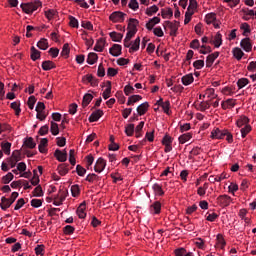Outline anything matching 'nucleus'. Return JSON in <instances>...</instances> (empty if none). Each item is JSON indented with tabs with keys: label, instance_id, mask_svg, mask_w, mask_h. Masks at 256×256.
Segmentation results:
<instances>
[{
	"label": "nucleus",
	"instance_id": "obj_12",
	"mask_svg": "<svg viewBox=\"0 0 256 256\" xmlns=\"http://www.w3.org/2000/svg\"><path fill=\"white\" fill-rule=\"evenodd\" d=\"M138 115L143 116L145 115V113H147V111H149V102H144L142 104H140L137 109H136Z\"/></svg>",
	"mask_w": 256,
	"mask_h": 256
},
{
	"label": "nucleus",
	"instance_id": "obj_33",
	"mask_svg": "<svg viewBox=\"0 0 256 256\" xmlns=\"http://www.w3.org/2000/svg\"><path fill=\"white\" fill-rule=\"evenodd\" d=\"M213 43L216 48L221 47V45H223V35L218 32L214 37Z\"/></svg>",
	"mask_w": 256,
	"mask_h": 256
},
{
	"label": "nucleus",
	"instance_id": "obj_43",
	"mask_svg": "<svg viewBox=\"0 0 256 256\" xmlns=\"http://www.w3.org/2000/svg\"><path fill=\"white\" fill-rule=\"evenodd\" d=\"M157 11H159V7H157V5H153L146 9V15H148V17H152V15H155Z\"/></svg>",
	"mask_w": 256,
	"mask_h": 256
},
{
	"label": "nucleus",
	"instance_id": "obj_7",
	"mask_svg": "<svg viewBox=\"0 0 256 256\" xmlns=\"http://www.w3.org/2000/svg\"><path fill=\"white\" fill-rule=\"evenodd\" d=\"M101 117H103V110L98 109L89 116L88 121L90 123H95V121H99Z\"/></svg>",
	"mask_w": 256,
	"mask_h": 256
},
{
	"label": "nucleus",
	"instance_id": "obj_64",
	"mask_svg": "<svg viewBox=\"0 0 256 256\" xmlns=\"http://www.w3.org/2000/svg\"><path fill=\"white\" fill-rule=\"evenodd\" d=\"M247 69L251 71L252 73H255L256 71V62L252 61L248 64Z\"/></svg>",
	"mask_w": 256,
	"mask_h": 256
},
{
	"label": "nucleus",
	"instance_id": "obj_31",
	"mask_svg": "<svg viewBox=\"0 0 256 256\" xmlns=\"http://www.w3.org/2000/svg\"><path fill=\"white\" fill-rule=\"evenodd\" d=\"M193 81H195L193 74H187L182 77V84L185 86L191 85V83H193Z\"/></svg>",
	"mask_w": 256,
	"mask_h": 256
},
{
	"label": "nucleus",
	"instance_id": "obj_29",
	"mask_svg": "<svg viewBox=\"0 0 256 256\" xmlns=\"http://www.w3.org/2000/svg\"><path fill=\"white\" fill-rule=\"evenodd\" d=\"M24 145L28 149H35L37 147V143L33 140V137H28L24 140Z\"/></svg>",
	"mask_w": 256,
	"mask_h": 256
},
{
	"label": "nucleus",
	"instance_id": "obj_4",
	"mask_svg": "<svg viewBox=\"0 0 256 256\" xmlns=\"http://www.w3.org/2000/svg\"><path fill=\"white\" fill-rule=\"evenodd\" d=\"M225 135H227V130L226 129L221 130L219 128H215L211 132V138L212 139H225Z\"/></svg>",
	"mask_w": 256,
	"mask_h": 256
},
{
	"label": "nucleus",
	"instance_id": "obj_50",
	"mask_svg": "<svg viewBox=\"0 0 256 256\" xmlns=\"http://www.w3.org/2000/svg\"><path fill=\"white\" fill-rule=\"evenodd\" d=\"M238 89H243L246 85H249V79L247 78H240L237 81Z\"/></svg>",
	"mask_w": 256,
	"mask_h": 256
},
{
	"label": "nucleus",
	"instance_id": "obj_16",
	"mask_svg": "<svg viewBox=\"0 0 256 256\" xmlns=\"http://www.w3.org/2000/svg\"><path fill=\"white\" fill-rule=\"evenodd\" d=\"M136 33L135 31H128L126 34V37L124 39V47L129 48L131 47V39L135 37Z\"/></svg>",
	"mask_w": 256,
	"mask_h": 256
},
{
	"label": "nucleus",
	"instance_id": "obj_6",
	"mask_svg": "<svg viewBox=\"0 0 256 256\" xmlns=\"http://www.w3.org/2000/svg\"><path fill=\"white\" fill-rule=\"evenodd\" d=\"M54 157H56L57 161H60V163H65V161H67V150L62 152L61 150L56 149L54 152Z\"/></svg>",
	"mask_w": 256,
	"mask_h": 256
},
{
	"label": "nucleus",
	"instance_id": "obj_56",
	"mask_svg": "<svg viewBox=\"0 0 256 256\" xmlns=\"http://www.w3.org/2000/svg\"><path fill=\"white\" fill-rule=\"evenodd\" d=\"M76 173H77V175H79V177H84L85 174L87 173V170L85 168H83V166L77 165L76 166Z\"/></svg>",
	"mask_w": 256,
	"mask_h": 256
},
{
	"label": "nucleus",
	"instance_id": "obj_36",
	"mask_svg": "<svg viewBox=\"0 0 256 256\" xmlns=\"http://www.w3.org/2000/svg\"><path fill=\"white\" fill-rule=\"evenodd\" d=\"M1 149L5 153V155H11V143L10 142H2Z\"/></svg>",
	"mask_w": 256,
	"mask_h": 256
},
{
	"label": "nucleus",
	"instance_id": "obj_63",
	"mask_svg": "<svg viewBox=\"0 0 256 256\" xmlns=\"http://www.w3.org/2000/svg\"><path fill=\"white\" fill-rule=\"evenodd\" d=\"M56 14H57V11H55L54 9H50V10H47V11L45 12V16H46L49 20L53 19Z\"/></svg>",
	"mask_w": 256,
	"mask_h": 256
},
{
	"label": "nucleus",
	"instance_id": "obj_44",
	"mask_svg": "<svg viewBox=\"0 0 256 256\" xmlns=\"http://www.w3.org/2000/svg\"><path fill=\"white\" fill-rule=\"evenodd\" d=\"M162 17L163 19H171L173 17V9L168 8L167 10L162 9Z\"/></svg>",
	"mask_w": 256,
	"mask_h": 256
},
{
	"label": "nucleus",
	"instance_id": "obj_11",
	"mask_svg": "<svg viewBox=\"0 0 256 256\" xmlns=\"http://www.w3.org/2000/svg\"><path fill=\"white\" fill-rule=\"evenodd\" d=\"M150 213L152 215H159L161 213V202L155 201L151 206H150Z\"/></svg>",
	"mask_w": 256,
	"mask_h": 256
},
{
	"label": "nucleus",
	"instance_id": "obj_15",
	"mask_svg": "<svg viewBox=\"0 0 256 256\" xmlns=\"http://www.w3.org/2000/svg\"><path fill=\"white\" fill-rule=\"evenodd\" d=\"M218 201L223 207H229V205H231V198L229 195L219 196Z\"/></svg>",
	"mask_w": 256,
	"mask_h": 256
},
{
	"label": "nucleus",
	"instance_id": "obj_24",
	"mask_svg": "<svg viewBox=\"0 0 256 256\" xmlns=\"http://www.w3.org/2000/svg\"><path fill=\"white\" fill-rule=\"evenodd\" d=\"M97 59H99V56H97V53L91 52L88 54L86 61L88 65H95V63H97Z\"/></svg>",
	"mask_w": 256,
	"mask_h": 256
},
{
	"label": "nucleus",
	"instance_id": "obj_5",
	"mask_svg": "<svg viewBox=\"0 0 256 256\" xmlns=\"http://www.w3.org/2000/svg\"><path fill=\"white\" fill-rule=\"evenodd\" d=\"M105 167H107V162L105 161V159L98 158L94 166V171L96 173H103V171L105 170Z\"/></svg>",
	"mask_w": 256,
	"mask_h": 256
},
{
	"label": "nucleus",
	"instance_id": "obj_37",
	"mask_svg": "<svg viewBox=\"0 0 256 256\" xmlns=\"http://www.w3.org/2000/svg\"><path fill=\"white\" fill-rule=\"evenodd\" d=\"M237 127H243V125L247 126L249 125V118L247 116H241L237 122H236Z\"/></svg>",
	"mask_w": 256,
	"mask_h": 256
},
{
	"label": "nucleus",
	"instance_id": "obj_54",
	"mask_svg": "<svg viewBox=\"0 0 256 256\" xmlns=\"http://www.w3.org/2000/svg\"><path fill=\"white\" fill-rule=\"evenodd\" d=\"M70 49H69V44L66 43L63 45L62 51H61V56L62 57H69Z\"/></svg>",
	"mask_w": 256,
	"mask_h": 256
},
{
	"label": "nucleus",
	"instance_id": "obj_10",
	"mask_svg": "<svg viewBox=\"0 0 256 256\" xmlns=\"http://www.w3.org/2000/svg\"><path fill=\"white\" fill-rule=\"evenodd\" d=\"M159 23H161V18L157 16L153 17L146 23V29H148V31H152L153 27Z\"/></svg>",
	"mask_w": 256,
	"mask_h": 256
},
{
	"label": "nucleus",
	"instance_id": "obj_41",
	"mask_svg": "<svg viewBox=\"0 0 256 256\" xmlns=\"http://www.w3.org/2000/svg\"><path fill=\"white\" fill-rule=\"evenodd\" d=\"M217 19V14L215 13H208L205 17V21L207 25H211Z\"/></svg>",
	"mask_w": 256,
	"mask_h": 256
},
{
	"label": "nucleus",
	"instance_id": "obj_53",
	"mask_svg": "<svg viewBox=\"0 0 256 256\" xmlns=\"http://www.w3.org/2000/svg\"><path fill=\"white\" fill-rule=\"evenodd\" d=\"M133 93H135V88H133V86L131 85H126L124 87V94L129 97V95H133Z\"/></svg>",
	"mask_w": 256,
	"mask_h": 256
},
{
	"label": "nucleus",
	"instance_id": "obj_42",
	"mask_svg": "<svg viewBox=\"0 0 256 256\" xmlns=\"http://www.w3.org/2000/svg\"><path fill=\"white\" fill-rule=\"evenodd\" d=\"M125 133L128 137H132L133 133H135V124H128L125 127Z\"/></svg>",
	"mask_w": 256,
	"mask_h": 256
},
{
	"label": "nucleus",
	"instance_id": "obj_28",
	"mask_svg": "<svg viewBox=\"0 0 256 256\" xmlns=\"http://www.w3.org/2000/svg\"><path fill=\"white\" fill-rule=\"evenodd\" d=\"M49 143V140L47 138H42L40 141V144L38 146V149L41 153H47V145Z\"/></svg>",
	"mask_w": 256,
	"mask_h": 256
},
{
	"label": "nucleus",
	"instance_id": "obj_60",
	"mask_svg": "<svg viewBox=\"0 0 256 256\" xmlns=\"http://www.w3.org/2000/svg\"><path fill=\"white\" fill-rule=\"evenodd\" d=\"M71 193H72V197H78L79 193H81V190L79 189V185H72Z\"/></svg>",
	"mask_w": 256,
	"mask_h": 256
},
{
	"label": "nucleus",
	"instance_id": "obj_49",
	"mask_svg": "<svg viewBox=\"0 0 256 256\" xmlns=\"http://www.w3.org/2000/svg\"><path fill=\"white\" fill-rule=\"evenodd\" d=\"M249 133H251V125L246 124V126H244V128L241 129L242 138L245 139V137H247Z\"/></svg>",
	"mask_w": 256,
	"mask_h": 256
},
{
	"label": "nucleus",
	"instance_id": "obj_32",
	"mask_svg": "<svg viewBox=\"0 0 256 256\" xmlns=\"http://www.w3.org/2000/svg\"><path fill=\"white\" fill-rule=\"evenodd\" d=\"M85 180L88 181V183H97V181H101V177L95 173H92L88 174Z\"/></svg>",
	"mask_w": 256,
	"mask_h": 256
},
{
	"label": "nucleus",
	"instance_id": "obj_8",
	"mask_svg": "<svg viewBox=\"0 0 256 256\" xmlns=\"http://www.w3.org/2000/svg\"><path fill=\"white\" fill-rule=\"evenodd\" d=\"M122 47L119 44H113L112 47L109 49L110 55L113 57H119L121 55Z\"/></svg>",
	"mask_w": 256,
	"mask_h": 256
},
{
	"label": "nucleus",
	"instance_id": "obj_57",
	"mask_svg": "<svg viewBox=\"0 0 256 256\" xmlns=\"http://www.w3.org/2000/svg\"><path fill=\"white\" fill-rule=\"evenodd\" d=\"M69 162H70V165H72V166H75V164L77 163L75 160V150L74 149H71L69 151Z\"/></svg>",
	"mask_w": 256,
	"mask_h": 256
},
{
	"label": "nucleus",
	"instance_id": "obj_52",
	"mask_svg": "<svg viewBox=\"0 0 256 256\" xmlns=\"http://www.w3.org/2000/svg\"><path fill=\"white\" fill-rule=\"evenodd\" d=\"M63 231H64V235H73V233H75V227L71 225H66L63 228Z\"/></svg>",
	"mask_w": 256,
	"mask_h": 256
},
{
	"label": "nucleus",
	"instance_id": "obj_47",
	"mask_svg": "<svg viewBox=\"0 0 256 256\" xmlns=\"http://www.w3.org/2000/svg\"><path fill=\"white\" fill-rule=\"evenodd\" d=\"M209 107H211V104L209 103V101H202L200 102L199 106H198V110L199 111H207V109H209Z\"/></svg>",
	"mask_w": 256,
	"mask_h": 256
},
{
	"label": "nucleus",
	"instance_id": "obj_34",
	"mask_svg": "<svg viewBox=\"0 0 256 256\" xmlns=\"http://www.w3.org/2000/svg\"><path fill=\"white\" fill-rule=\"evenodd\" d=\"M104 47H105V40H103V38H100L94 47V51H97L98 53H102Z\"/></svg>",
	"mask_w": 256,
	"mask_h": 256
},
{
	"label": "nucleus",
	"instance_id": "obj_27",
	"mask_svg": "<svg viewBox=\"0 0 256 256\" xmlns=\"http://www.w3.org/2000/svg\"><path fill=\"white\" fill-rule=\"evenodd\" d=\"M232 53H233L235 59H237V61H241V59H243V55H245L243 50H241V48H239V47L234 48L232 50Z\"/></svg>",
	"mask_w": 256,
	"mask_h": 256
},
{
	"label": "nucleus",
	"instance_id": "obj_19",
	"mask_svg": "<svg viewBox=\"0 0 256 256\" xmlns=\"http://www.w3.org/2000/svg\"><path fill=\"white\" fill-rule=\"evenodd\" d=\"M11 205H13L9 198H6L5 196H3L1 198V203H0V207L2 209V211H7V209H9V207H11Z\"/></svg>",
	"mask_w": 256,
	"mask_h": 256
},
{
	"label": "nucleus",
	"instance_id": "obj_48",
	"mask_svg": "<svg viewBox=\"0 0 256 256\" xmlns=\"http://www.w3.org/2000/svg\"><path fill=\"white\" fill-rule=\"evenodd\" d=\"M34 176L33 178L30 180L31 185H33L34 187L39 186V175H37V170H33Z\"/></svg>",
	"mask_w": 256,
	"mask_h": 256
},
{
	"label": "nucleus",
	"instance_id": "obj_30",
	"mask_svg": "<svg viewBox=\"0 0 256 256\" xmlns=\"http://www.w3.org/2000/svg\"><path fill=\"white\" fill-rule=\"evenodd\" d=\"M141 45V38L137 37L133 42L132 46L129 49V53H133L135 51H139V47Z\"/></svg>",
	"mask_w": 256,
	"mask_h": 256
},
{
	"label": "nucleus",
	"instance_id": "obj_22",
	"mask_svg": "<svg viewBox=\"0 0 256 256\" xmlns=\"http://www.w3.org/2000/svg\"><path fill=\"white\" fill-rule=\"evenodd\" d=\"M31 54L30 58L32 61H37V59H41V52L35 48V46H32L30 48Z\"/></svg>",
	"mask_w": 256,
	"mask_h": 256
},
{
	"label": "nucleus",
	"instance_id": "obj_39",
	"mask_svg": "<svg viewBox=\"0 0 256 256\" xmlns=\"http://www.w3.org/2000/svg\"><path fill=\"white\" fill-rule=\"evenodd\" d=\"M11 109L15 111V115L19 116L21 114V103L20 102H12L10 104Z\"/></svg>",
	"mask_w": 256,
	"mask_h": 256
},
{
	"label": "nucleus",
	"instance_id": "obj_62",
	"mask_svg": "<svg viewBox=\"0 0 256 256\" xmlns=\"http://www.w3.org/2000/svg\"><path fill=\"white\" fill-rule=\"evenodd\" d=\"M217 241H218V245H220L221 249H223L225 247V245H227V243L225 242V238H223V236L221 234L217 235Z\"/></svg>",
	"mask_w": 256,
	"mask_h": 256
},
{
	"label": "nucleus",
	"instance_id": "obj_14",
	"mask_svg": "<svg viewBox=\"0 0 256 256\" xmlns=\"http://www.w3.org/2000/svg\"><path fill=\"white\" fill-rule=\"evenodd\" d=\"M219 57V52H214L207 56L206 58V67H212L213 63H215V59Z\"/></svg>",
	"mask_w": 256,
	"mask_h": 256
},
{
	"label": "nucleus",
	"instance_id": "obj_20",
	"mask_svg": "<svg viewBox=\"0 0 256 256\" xmlns=\"http://www.w3.org/2000/svg\"><path fill=\"white\" fill-rule=\"evenodd\" d=\"M165 25H167L171 31L170 35L172 37H175V35H177V31L179 30V26L173 24V22H171V21H166Z\"/></svg>",
	"mask_w": 256,
	"mask_h": 256
},
{
	"label": "nucleus",
	"instance_id": "obj_9",
	"mask_svg": "<svg viewBox=\"0 0 256 256\" xmlns=\"http://www.w3.org/2000/svg\"><path fill=\"white\" fill-rule=\"evenodd\" d=\"M152 190L156 197H163V195H165V191H163V186L158 183L153 184Z\"/></svg>",
	"mask_w": 256,
	"mask_h": 256
},
{
	"label": "nucleus",
	"instance_id": "obj_17",
	"mask_svg": "<svg viewBox=\"0 0 256 256\" xmlns=\"http://www.w3.org/2000/svg\"><path fill=\"white\" fill-rule=\"evenodd\" d=\"M57 65L51 60H45L42 62L43 71H51V69H55Z\"/></svg>",
	"mask_w": 256,
	"mask_h": 256
},
{
	"label": "nucleus",
	"instance_id": "obj_55",
	"mask_svg": "<svg viewBox=\"0 0 256 256\" xmlns=\"http://www.w3.org/2000/svg\"><path fill=\"white\" fill-rule=\"evenodd\" d=\"M70 27H74L75 29L79 28V20L73 16H69Z\"/></svg>",
	"mask_w": 256,
	"mask_h": 256
},
{
	"label": "nucleus",
	"instance_id": "obj_59",
	"mask_svg": "<svg viewBox=\"0 0 256 256\" xmlns=\"http://www.w3.org/2000/svg\"><path fill=\"white\" fill-rule=\"evenodd\" d=\"M35 103H37V98L35 96H30L28 98V107L33 110L35 108Z\"/></svg>",
	"mask_w": 256,
	"mask_h": 256
},
{
	"label": "nucleus",
	"instance_id": "obj_61",
	"mask_svg": "<svg viewBox=\"0 0 256 256\" xmlns=\"http://www.w3.org/2000/svg\"><path fill=\"white\" fill-rule=\"evenodd\" d=\"M30 203L31 206L34 207L35 209H39V207L43 205V201L40 199H32Z\"/></svg>",
	"mask_w": 256,
	"mask_h": 256
},
{
	"label": "nucleus",
	"instance_id": "obj_46",
	"mask_svg": "<svg viewBox=\"0 0 256 256\" xmlns=\"http://www.w3.org/2000/svg\"><path fill=\"white\" fill-rule=\"evenodd\" d=\"M14 177L13 173L9 172L7 175L2 177V183H4V185H9Z\"/></svg>",
	"mask_w": 256,
	"mask_h": 256
},
{
	"label": "nucleus",
	"instance_id": "obj_3",
	"mask_svg": "<svg viewBox=\"0 0 256 256\" xmlns=\"http://www.w3.org/2000/svg\"><path fill=\"white\" fill-rule=\"evenodd\" d=\"M240 47L246 51V53H251V51L253 50V44H251V38L246 37L243 38L240 42Z\"/></svg>",
	"mask_w": 256,
	"mask_h": 256
},
{
	"label": "nucleus",
	"instance_id": "obj_23",
	"mask_svg": "<svg viewBox=\"0 0 256 256\" xmlns=\"http://www.w3.org/2000/svg\"><path fill=\"white\" fill-rule=\"evenodd\" d=\"M58 173L62 177H65L69 173V164H60L58 166Z\"/></svg>",
	"mask_w": 256,
	"mask_h": 256
},
{
	"label": "nucleus",
	"instance_id": "obj_58",
	"mask_svg": "<svg viewBox=\"0 0 256 256\" xmlns=\"http://www.w3.org/2000/svg\"><path fill=\"white\" fill-rule=\"evenodd\" d=\"M128 7L132 9V11H137V9H139V2H137V0H130Z\"/></svg>",
	"mask_w": 256,
	"mask_h": 256
},
{
	"label": "nucleus",
	"instance_id": "obj_35",
	"mask_svg": "<svg viewBox=\"0 0 256 256\" xmlns=\"http://www.w3.org/2000/svg\"><path fill=\"white\" fill-rule=\"evenodd\" d=\"M193 134L191 133H185L182 134L181 136H179V143H181V145H185V143H187V141H189L190 139H192Z\"/></svg>",
	"mask_w": 256,
	"mask_h": 256
},
{
	"label": "nucleus",
	"instance_id": "obj_26",
	"mask_svg": "<svg viewBox=\"0 0 256 256\" xmlns=\"http://www.w3.org/2000/svg\"><path fill=\"white\" fill-rule=\"evenodd\" d=\"M38 49H41L42 51H47L49 49V42L47 39L42 38L40 41L37 43Z\"/></svg>",
	"mask_w": 256,
	"mask_h": 256
},
{
	"label": "nucleus",
	"instance_id": "obj_18",
	"mask_svg": "<svg viewBox=\"0 0 256 256\" xmlns=\"http://www.w3.org/2000/svg\"><path fill=\"white\" fill-rule=\"evenodd\" d=\"M110 38L112 39V41H114V43H121V41H123V34L113 31L109 33Z\"/></svg>",
	"mask_w": 256,
	"mask_h": 256
},
{
	"label": "nucleus",
	"instance_id": "obj_21",
	"mask_svg": "<svg viewBox=\"0 0 256 256\" xmlns=\"http://www.w3.org/2000/svg\"><path fill=\"white\" fill-rule=\"evenodd\" d=\"M137 25H139V20L135 18H130L128 23V29L129 31H134V33H137Z\"/></svg>",
	"mask_w": 256,
	"mask_h": 256
},
{
	"label": "nucleus",
	"instance_id": "obj_40",
	"mask_svg": "<svg viewBox=\"0 0 256 256\" xmlns=\"http://www.w3.org/2000/svg\"><path fill=\"white\" fill-rule=\"evenodd\" d=\"M103 99H109L111 97V81H107V88L102 94Z\"/></svg>",
	"mask_w": 256,
	"mask_h": 256
},
{
	"label": "nucleus",
	"instance_id": "obj_45",
	"mask_svg": "<svg viewBox=\"0 0 256 256\" xmlns=\"http://www.w3.org/2000/svg\"><path fill=\"white\" fill-rule=\"evenodd\" d=\"M32 194H33V197H43L44 193H43V188L41 187V185L36 186V188L33 190Z\"/></svg>",
	"mask_w": 256,
	"mask_h": 256
},
{
	"label": "nucleus",
	"instance_id": "obj_38",
	"mask_svg": "<svg viewBox=\"0 0 256 256\" xmlns=\"http://www.w3.org/2000/svg\"><path fill=\"white\" fill-rule=\"evenodd\" d=\"M91 101H93V96L89 93L85 94L82 100V107H87Z\"/></svg>",
	"mask_w": 256,
	"mask_h": 256
},
{
	"label": "nucleus",
	"instance_id": "obj_13",
	"mask_svg": "<svg viewBox=\"0 0 256 256\" xmlns=\"http://www.w3.org/2000/svg\"><path fill=\"white\" fill-rule=\"evenodd\" d=\"M85 209H86V204L85 202H82L76 210V213L79 219H85V217H87V213H85Z\"/></svg>",
	"mask_w": 256,
	"mask_h": 256
},
{
	"label": "nucleus",
	"instance_id": "obj_2",
	"mask_svg": "<svg viewBox=\"0 0 256 256\" xmlns=\"http://www.w3.org/2000/svg\"><path fill=\"white\" fill-rule=\"evenodd\" d=\"M125 17H127V14L121 11H115L109 16V19L112 23H123V21H125Z\"/></svg>",
	"mask_w": 256,
	"mask_h": 256
},
{
	"label": "nucleus",
	"instance_id": "obj_51",
	"mask_svg": "<svg viewBox=\"0 0 256 256\" xmlns=\"http://www.w3.org/2000/svg\"><path fill=\"white\" fill-rule=\"evenodd\" d=\"M50 131L52 135L57 136L59 133V125L55 122H51Z\"/></svg>",
	"mask_w": 256,
	"mask_h": 256
},
{
	"label": "nucleus",
	"instance_id": "obj_1",
	"mask_svg": "<svg viewBox=\"0 0 256 256\" xmlns=\"http://www.w3.org/2000/svg\"><path fill=\"white\" fill-rule=\"evenodd\" d=\"M41 1L37 0L35 2H29V3H22L21 4V9L25 11L28 15L33 13L34 11H37L39 7H41Z\"/></svg>",
	"mask_w": 256,
	"mask_h": 256
},
{
	"label": "nucleus",
	"instance_id": "obj_25",
	"mask_svg": "<svg viewBox=\"0 0 256 256\" xmlns=\"http://www.w3.org/2000/svg\"><path fill=\"white\" fill-rule=\"evenodd\" d=\"M240 29L243 31L242 35L244 37H249V33H251V26L247 22H244L240 25Z\"/></svg>",
	"mask_w": 256,
	"mask_h": 256
}]
</instances>
